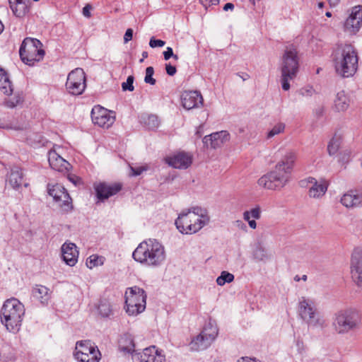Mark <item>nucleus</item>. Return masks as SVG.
Segmentation results:
<instances>
[{"label":"nucleus","instance_id":"1","mask_svg":"<svg viewBox=\"0 0 362 362\" xmlns=\"http://www.w3.org/2000/svg\"><path fill=\"white\" fill-rule=\"evenodd\" d=\"M296 160L295 151H286L274 169L258 180L257 184L267 189L281 190L289 182Z\"/></svg>","mask_w":362,"mask_h":362},{"label":"nucleus","instance_id":"2","mask_svg":"<svg viewBox=\"0 0 362 362\" xmlns=\"http://www.w3.org/2000/svg\"><path fill=\"white\" fill-rule=\"evenodd\" d=\"M134 259L140 264L151 267L160 266L165 259L163 245L156 239L141 242L132 253Z\"/></svg>","mask_w":362,"mask_h":362},{"label":"nucleus","instance_id":"3","mask_svg":"<svg viewBox=\"0 0 362 362\" xmlns=\"http://www.w3.org/2000/svg\"><path fill=\"white\" fill-rule=\"evenodd\" d=\"M209 221L206 210L197 206L180 213L175 223L181 233L192 235L199 231Z\"/></svg>","mask_w":362,"mask_h":362},{"label":"nucleus","instance_id":"4","mask_svg":"<svg viewBox=\"0 0 362 362\" xmlns=\"http://www.w3.org/2000/svg\"><path fill=\"white\" fill-rule=\"evenodd\" d=\"M358 55L351 45L341 46L336 51L334 66L337 73L344 78L354 75L358 69Z\"/></svg>","mask_w":362,"mask_h":362},{"label":"nucleus","instance_id":"5","mask_svg":"<svg viewBox=\"0 0 362 362\" xmlns=\"http://www.w3.org/2000/svg\"><path fill=\"white\" fill-rule=\"evenodd\" d=\"M24 313V306L18 300L8 299L4 302L1 310V322L7 330L16 332L20 329Z\"/></svg>","mask_w":362,"mask_h":362},{"label":"nucleus","instance_id":"6","mask_svg":"<svg viewBox=\"0 0 362 362\" xmlns=\"http://www.w3.org/2000/svg\"><path fill=\"white\" fill-rule=\"evenodd\" d=\"M298 71L299 57L298 51L293 45L287 46L281 57V81L283 90H289V81L297 76Z\"/></svg>","mask_w":362,"mask_h":362},{"label":"nucleus","instance_id":"7","mask_svg":"<svg viewBox=\"0 0 362 362\" xmlns=\"http://www.w3.org/2000/svg\"><path fill=\"white\" fill-rule=\"evenodd\" d=\"M361 322L358 315L351 309L337 311L332 317V327L334 332L339 335L347 334L360 328Z\"/></svg>","mask_w":362,"mask_h":362},{"label":"nucleus","instance_id":"8","mask_svg":"<svg viewBox=\"0 0 362 362\" xmlns=\"http://www.w3.org/2000/svg\"><path fill=\"white\" fill-rule=\"evenodd\" d=\"M42 44L35 38L26 37L22 42L19 54L21 60L29 66L40 62L45 55Z\"/></svg>","mask_w":362,"mask_h":362},{"label":"nucleus","instance_id":"9","mask_svg":"<svg viewBox=\"0 0 362 362\" xmlns=\"http://www.w3.org/2000/svg\"><path fill=\"white\" fill-rule=\"evenodd\" d=\"M146 305V294L144 289L134 286L125 292V309L129 315H137L144 311Z\"/></svg>","mask_w":362,"mask_h":362},{"label":"nucleus","instance_id":"10","mask_svg":"<svg viewBox=\"0 0 362 362\" xmlns=\"http://www.w3.org/2000/svg\"><path fill=\"white\" fill-rule=\"evenodd\" d=\"M298 314L308 326L323 328L325 320L320 316L314 303L305 297H301L298 302Z\"/></svg>","mask_w":362,"mask_h":362},{"label":"nucleus","instance_id":"11","mask_svg":"<svg viewBox=\"0 0 362 362\" xmlns=\"http://www.w3.org/2000/svg\"><path fill=\"white\" fill-rule=\"evenodd\" d=\"M218 335V328L209 322L203 328L202 332L194 337L189 343L190 349L199 351L206 349L211 346Z\"/></svg>","mask_w":362,"mask_h":362},{"label":"nucleus","instance_id":"12","mask_svg":"<svg viewBox=\"0 0 362 362\" xmlns=\"http://www.w3.org/2000/svg\"><path fill=\"white\" fill-rule=\"evenodd\" d=\"M75 358L80 362H99L100 353L90 340H81L76 344Z\"/></svg>","mask_w":362,"mask_h":362},{"label":"nucleus","instance_id":"13","mask_svg":"<svg viewBox=\"0 0 362 362\" xmlns=\"http://www.w3.org/2000/svg\"><path fill=\"white\" fill-rule=\"evenodd\" d=\"M49 194L63 211L68 212L73 208L72 200L66 189L61 185H48Z\"/></svg>","mask_w":362,"mask_h":362},{"label":"nucleus","instance_id":"14","mask_svg":"<svg viewBox=\"0 0 362 362\" xmlns=\"http://www.w3.org/2000/svg\"><path fill=\"white\" fill-rule=\"evenodd\" d=\"M86 86V76L82 69L76 68L69 74L66 88L70 94L81 95L84 91Z\"/></svg>","mask_w":362,"mask_h":362},{"label":"nucleus","instance_id":"15","mask_svg":"<svg viewBox=\"0 0 362 362\" xmlns=\"http://www.w3.org/2000/svg\"><path fill=\"white\" fill-rule=\"evenodd\" d=\"M93 122L103 128L108 129L115 121L114 112L110 111L100 105L94 106L91 111Z\"/></svg>","mask_w":362,"mask_h":362},{"label":"nucleus","instance_id":"16","mask_svg":"<svg viewBox=\"0 0 362 362\" xmlns=\"http://www.w3.org/2000/svg\"><path fill=\"white\" fill-rule=\"evenodd\" d=\"M133 362H165V357L155 346L146 348L142 352L132 355Z\"/></svg>","mask_w":362,"mask_h":362},{"label":"nucleus","instance_id":"17","mask_svg":"<svg viewBox=\"0 0 362 362\" xmlns=\"http://www.w3.org/2000/svg\"><path fill=\"white\" fill-rule=\"evenodd\" d=\"M301 186H306L309 184L308 195L314 199H319L324 196L328 188V182L325 179L317 181L315 177H309L300 182Z\"/></svg>","mask_w":362,"mask_h":362},{"label":"nucleus","instance_id":"18","mask_svg":"<svg viewBox=\"0 0 362 362\" xmlns=\"http://www.w3.org/2000/svg\"><path fill=\"white\" fill-rule=\"evenodd\" d=\"M352 278L358 287H362V248L354 249L351 259Z\"/></svg>","mask_w":362,"mask_h":362},{"label":"nucleus","instance_id":"19","mask_svg":"<svg viewBox=\"0 0 362 362\" xmlns=\"http://www.w3.org/2000/svg\"><path fill=\"white\" fill-rule=\"evenodd\" d=\"M362 24V6L352 8L351 13L344 23V28L351 33L358 32Z\"/></svg>","mask_w":362,"mask_h":362},{"label":"nucleus","instance_id":"20","mask_svg":"<svg viewBox=\"0 0 362 362\" xmlns=\"http://www.w3.org/2000/svg\"><path fill=\"white\" fill-rule=\"evenodd\" d=\"M94 187L97 197L100 200H104L118 193L122 189V185L120 183L107 184L100 182L95 184Z\"/></svg>","mask_w":362,"mask_h":362},{"label":"nucleus","instance_id":"21","mask_svg":"<svg viewBox=\"0 0 362 362\" xmlns=\"http://www.w3.org/2000/svg\"><path fill=\"white\" fill-rule=\"evenodd\" d=\"M166 163L178 169H187L192 163V157L189 153L180 152L165 158Z\"/></svg>","mask_w":362,"mask_h":362},{"label":"nucleus","instance_id":"22","mask_svg":"<svg viewBox=\"0 0 362 362\" xmlns=\"http://www.w3.org/2000/svg\"><path fill=\"white\" fill-rule=\"evenodd\" d=\"M182 104L184 108L191 110L203 104V98L199 91H185L182 95Z\"/></svg>","mask_w":362,"mask_h":362},{"label":"nucleus","instance_id":"23","mask_svg":"<svg viewBox=\"0 0 362 362\" xmlns=\"http://www.w3.org/2000/svg\"><path fill=\"white\" fill-rule=\"evenodd\" d=\"M340 202L347 209L361 207L362 206V192L349 190L342 195Z\"/></svg>","mask_w":362,"mask_h":362},{"label":"nucleus","instance_id":"24","mask_svg":"<svg viewBox=\"0 0 362 362\" xmlns=\"http://www.w3.org/2000/svg\"><path fill=\"white\" fill-rule=\"evenodd\" d=\"M62 257L65 263L70 266H74L78 257V251L76 245L72 243H65L62 246Z\"/></svg>","mask_w":362,"mask_h":362},{"label":"nucleus","instance_id":"25","mask_svg":"<svg viewBox=\"0 0 362 362\" xmlns=\"http://www.w3.org/2000/svg\"><path fill=\"white\" fill-rule=\"evenodd\" d=\"M48 161L50 167L59 172L66 171L71 166L69 163L64 159L55 149H52L48 152Z\"/></svg>","mask_w":362,"mask_h":362},{"label":"nucleus","instance_id":"26","mask_svg":"<svg viewBox=\"0 0 362 362\" xmlns=\"http://www.w3.org/2000/svg\"><path fill=\"white\" fill-rule=\"evenodd\" d=\"M7 182L15 189H19L23 185L25 187L28 186V184L23 180L22 170L17 166L11 169V172L8 175Z\"/></svg>","mask_w":362,"mask_h":362},{"label":"nucleus","instance_id":"27","mask_svg":"<svg viewBox=\"0 0 362 362\" xmlns=\"http://www.w3.org/2000/svg\"><path fill=\"white\" fill-rule=\"evenodd\" d=\"M9 6L17 18H23L30 11L29 0H8Z\"/></svg>","mask_w":362,"mask_h":362},{"label":"nucleus","instance_id":"28","mask_svg":"<svg viewBox=\"0 0 362 362\" xmlns=\"http://www.w3.org/2000/svg\"><path fill=\"white\" fill-rule=\"evenodd\" d=\"M252 258L256 262H265L272 258V255L262 242L257 241L254 245Z\"/></svg>","mask_w":362,"mask_h":362},{"label":"nucleus","instance_id":"29","mask_svg":"<svg viewBox=\"0 0 362 362\" xmlns=\"http://www.w3.org/2000/svg\"><path fill=\"white\" fill-rule=\"evenodd\" d=\"M32 294L34 298L42 304H47L50 299V292L48 288L44 286H36L33 288Z\"/></svg>","mask_w":362,"mask_h":362},{"label":"nucleus","instance_id":"30","mask_svg":"<svg viewBox=\"0 0 362 362\" xmlns=\"http://www.w3.org/2000/svg\"><path fill=\"white\" fill-rule=\"evenodd\" d=\"M16 354L13 348L8 344H3L0 346V362H15Z\"/></svg>","mask_w":362,"mask_h":362},{"label":"nucleus","instance_id":"31","mask_svg":"<svg viewBox=\"0 0 362 362\" xmlns=\"http://www.w3.org/2000/svg\"><path fill=\"white\" fill-rule=\"evenodd\" d=\"M334 108L338 112H344L349 106V99L344 90L338 92L334 100Z\"/></svg>","mask_w":362,"mask_h":362},{"label":"nucleus","instance_id":"32","mask_svg":"<svg viewBox=\"0 0 362 362\" xmlns=\"http://www.w3.org/2000/svg\"><path fill=\"white\" fill-rule=\"evenodd\" d=\"M0 90L6 95H11L13 93L12 83L7 72L2 68H0Z\"/></svg>","mask_w":362,"mask_h":362},{"label":"nucleus","instance_id":"33","mask_svg":"<svg viewBox=\"0 0 362 362\" xmlns=\"http://www.w3.org/2000/svg\"><path fill=\"white\" fill-rule=\"evenodd\" d=\"M134 342L131 334H124L119 340V348L121 351L127 353H132L134 351Z\"/></svg>","mask_w":362,"mask_h":362},{"label":"nucleus","instance_id":"34","mask_svg":"<svg viewBox=\"0 0 362 362\" xmlns=\"http://www.w3.org/2000/svg\"><path fill=\"white\" fill-rule=\"evenodd\" d=\"M98 313L103 317H108L112 314V305L107 299H101L98 305Z\"/></svg>","mask_w":362,"mask_h":362},{"label":"nucleus","instance_id":"35","mask_svg":"<svg viewBox=\"0 0 362 362\" xmlns=\"http://www.w3.org/2000/svg\"><path fill=\"white\" fill-rule=\"evenodd\" d=\"M341 142L342 137L340 135L334 134L327 146V151L329 156H334L338 152Z\"/></svg>","mask_w":362,"mask_h":362},{"label":"nucleus","instance_id":"36","mask_svg":"<svg viewBox=\"0 0 362 362\" xmlns=\"http://www.w3.org/2000/svg\"><path fill=\"white\" fill-rule=\"evenodd\" d=\"M203 143L207 147H211L212 148H218L223 144L220 139V136H214V133L209 136H204L203 139Z\"/></svg>","mask_w":362,"mask_h":362},{"label":"nucleus","instance_id":"37","mask_svg":"<svg viewBox=\"0 0 362 362\" xmlns=\"http://www.w3.org/2000/svg\"><path fill=\"white\" fill-rule=\"evenodd\" d=\"M142 122L149 129H155L158 127L160 122L155 115H149L142 117Z\"/></svg>","mask_w":362,"mask_h":362},{"label":"nucleus","instance_id":"38","mask_svg":"<svg viewBox=\"0 0 362 362\" xmlns=\"http://www.w3.org/2000/svg\"><path fill=\"white\" fill-rule=\"evenodd\" d=\"M261 217V209L259 206L251 209L250 211H245L243 213V219L249 221L250 218L259 219Z\"/></svg>","mask_w":362,"mask_h":362},{"label":"nucleus","instance_id":"39","mask_svg":"<svg viewBox=\"0 0 362 362\" xmlns=\"http://www.w3.org/2000/svg\"><path fill=\"white\" fill-rule=\"evenodd\" d=\"M86 264L88 268L93 269V267L102 265L103 264V257H99L96 255H90L86 259Z\"/></svg>","mask_w":362,"mask_h":362},{"label":"nucleus","instance_id":"40","mask_svg":"<svg viewBox=\"0 0 362 362\" xmlns=\"http://www.w3.org/2000/svg\"><path fill=\"white\" fill-rule=\"evenodd\" d=\"M234 280V275L226 271L221 272V275L216 279V283L219 286H223L226 283H230Z\"/></svg>","mask_w":362,"mask_h":362},{"label":"nucleus","instance_id":"41","mask_svg":"<svg viewBox=\"0 0 362 362\" xmlns=\"http://www.w3.org/2000/svg\"><path fill=\"white\" fill-rule=\"evenodd\" d=\"M285 124L283 122H279L276 124L271 130H269L267 135V139H271L274 136L283 133L285 130Z\"/></svg>","mask_w":362,"mask_h":362},{"label":"nucleus","instance_id":"42","mask_svg":"<svg viewBox=\"0 0 362 362\" xmlns=\"http://www.w3.org/2000/svg\"><path fill=\"white\" fill-rule=\"evenodd\" d=\"M154 74V69L152 66H148L146 69V76L144 78V81L146 83L150 85L156 84V79L153 78Z\"/></svg>","mask_w":362,"mask_h":362},{"label":"nucleus","instance_id":"43","mask_svg":"<svg viewBox=\"0 0 362 362\" xmlns=\"http://www.w3.org/2000/svg\"><path fill=\"white\" fill-rule=\"evenodd\" d=\"M22 100L20 95H14L12 98H8L5 100L4 104L7 107L13 108L18 105Z\"/></svg>","mask_w":362,"mask_h":362},{"label":"nucleus","instance_id":"44","mask_svg":"<svg viewBox=\"0 0 362 362\" xmlns=\"http://www.w3.org/2000/svg\"><path fill=\"white\" fill-rule=\"evenodd\" d=\"M316 93L315 90L313 86H306L305 87H303L299 90V94L302 95L303 97H312L313 95Z\"/></svg>","mask_w":362,"mask_h":362},{"label":"nucleus","instance_id":"45","mask_svg":"<svg viewBox=\"0 0 362 362\" xmlns=\"http://www.w3.org/2000/svg\"><path fill=\"white\" fill-rule=\"evenodd\" d=\"M134 79V78L133 76H129L127 77V81L122 83V90L133 91L134 89V87L133 86Z\"/></svg>","mask_w":362,"mask_h":362},{"label":"nucleus","instance_id":"46","mask_svg":"<svg viewBox=\"0 0 362 362\" xmlns=\"http://www.w3.org/2000/svg\"><path fill=\"white\" fill-rule=\"evenodd\" d=\"M130 170L132 171V176H138L140 175L144 171L147 170V168L145 166H140L137 168L130 167Z\"/></svg>","mask_w":362,"mask_h":362},{"label":"nucleus","instance_id":"47","mask_svg":"<svg viewBox=\"0 0 362 362\" xmlns=\"http://www.w3.org/2000/svg\"><path fill=\"white\" fill-rule=\"evenodd\" d=\"M214 136H220L221 141L224 144L229 140L230 135L226 131H221L214 133Z\"/></svg>","mask_w":362,"mask_h":362},{"label":"nucleus","instance_id":"48","mask_svg":"<svg viewBox=\"0 0 362 362\" xmlns=\"http://www.w3.org/2000/svg\"><path fill=\"white\" fill-rule=\"evenodd\" d=\"M165 44V42L163 40H156L153 37H152L150 40V42H149V45L152 48H154V47H161L164 46Z\"/></svg>","mask_w":362,"mask_h":362},{"label":"nucleus","instance_id":"49","mask_svg":"<svg viewBox=\"0 0 362 362\" xmlns=\"http://www.w3.org/2000/svg\"><path fill=\"white\" fill-rule=\"evenodd\" d=\"M165 70L167 74L170 76H174L177 71L176 67L170 64H165Z\"/></svg>","mask_w":362,"mask_h":362},{"label":"nucleus","instance_id":"50","mask_svg":"<svg viewBox=\"0 0 362 362\" xmlns=\"http://www.w3.org/2000/svg\"><path fill=\"white\" fill-rule=\"evenodd\" d=\"M132 37H133V30L131 28H128L126 30L124 36V43H127L129 41H130L132 39Z\"/></svg>","mask_w":362,"mask_h":362},{"label":"nucleus","instance_id":"51","mask_svg":"<svg viewBox=\"0 0 362 362\" xmlns=\"http://www.w3.org/2000/svg\"><path fill=\"white\" fill-rule=\"evenodd\" d=\"M172 56H173V49L170 47H168L166 50L163 52L164 59L168 60Z\"/></svg>","mask_w":362,"mask_h":362},{"label":"nucleus","instance_id":"52","mask_svg":"<svg viewBox=\"0 0 362 362\" xmlns=\"http://www.w3.org/2000/svg\"><path fill=\"white\" fill-rule=\"evenodd\" d=\"M90 9H91L90 5H89V4L86 5L83 8V15L87 18L90 17Z\"/></svg>","mask_w":362,"mask_h":362},{"label":"nucleus","instance_id":"53","mask_svg":"<svg viewBox=\"0 0 362 362\" xmlns=\"http://www.w3.org/2000/svg\"><path fill=\"white\" fill-rule=\"evenodd\" d=\"M237 362H260L259 360L255 358H249V357H242Z\"/></svg>","mask_w":362,"mask_h":362},{"label":"nucleus","instance_id":"54","mask_svg":"<svg viewBox=\"0 0 362 362\" xmlns=\"http://www.w3.org/2000/svg\"><path fill=\"white\" fill-rule=\"evenodd\" d=\"M69 180L74 183L75 185L79 184L81 182V179L75 175H69Z\"/></svg>","mask_w":362,"mask_h":362},{"label":"nucleus","instance_id":"55","mask_svg":"<svg viewBox=\"0 0 362 362\" xmlns=\"http://www.w3.org/2000/svg\"><path fill=\"white\" fill-rule=\"evenodd\" d=\"M324 108L322 107H320L315 110V114L317 117H321L323 115Z\"/></svg>","mask_w":362,"mask_h":362},{"label":"nucleus","instance_id":"56","mask_svg":"<svg viewBox=\"0 0 362 362\" xmlns=\"http://www.w3.org/2000/svg\"><path fill=\"white\" fill-rule=\"evenodd\" d=\"M331 7L337 6L341 1V0H327Z\"/></svg>","mask_w":362,"mask_h":362},{"label":"nucleus","instance_id":"57","mask_svg":"<svg viewBox=\"0 0 362 362\" xmlns=\"http://www.w3.org/2000/svg\"><path fill=\"white\" fill-rule=\"evenodd\" d=\"M248 222L249 226L252 228L255 229L257 228V223L255 219H249V221H247Z\"/></svg>","mask_w":362,"mask_h":362},{"label":"nucleus","instance_id":"58","mask_svg":"<svg viewBox=\"0 0 362 362\" xmlns=\"http://www.w3.org/2000/svg\"><path fill=\"white\" fill-rule=\"evenodd\" d=\"M234 8V5L232 3H227L223 6V10L227 11L228 10H233Z\"/></svg>","mask_w":362,"mask_h":362},{"label":"nucleus","instance_id":"59","mask_svg":"<svg viewBox=\"0 0 362 362\" xmlns=\"http://www.w3.org/2000/svg\"><path fill=\"white\" fill-rule=\"evenodd\" d=\"M238 76H240L243 81H246L250 78V76L246 73L243 74V75L238 74Z\"/></svg>","mask_w":362,"mask_h":362},{"label":"nucleus","instance_id":"60","mask_svg":"<svg viewBox=\"0 0 362 362\" xmlns=\"http://www.w3.org/2000/svg\"><path fill=\"white\" fill-rule=\"evenodd\" d=\"M206 1L209 2L212 5H216L219 3V0H206Z\"/></svg>","mask_w":362,"mask_h":362},{"label":"nucleus","instance_id":"61","mask_svg":"<svg viewBox=\"0 0 362 362\" xmlns=\"http://www.w3.org/2000/svg\"><path fill=\"white\" fill-rule=\"evenodd\" d=\"M142 57H143V58H144V59H145V58H147V57H148V52H146V51L143 52H142Z\"/></svg>","mask_w":362,"mask_h":362},{"label":"nucleus","instance_id":"62","mask_svg":"<svg viewBox=\"0 0 362 362\" xmlns=\"http://www.w3.org/2000/svg\"><path fill=\"white\" fill-rule=\"evenodd\" d=\"M3 30H4V25L1 23V21H0V34L3 32Z\"/></svg>","mask_w":362,"mask_h":362},{"label":"nucleus","instance_id":"63","mask_svg":"<svg viewBox=\"0 0 362 362\" xmlns=\"http://www.w3.org/2000/svg\"><path fill=\"white\" fill-rule=\"evenodd\" d=\"M324 3L323 2H319L317 4L318 8H322L324 7Z\"/></svg>","mask_w":362,"mask_h":362},{"label":"nucleus","instance_id":"64","mask_svg":"<svg viewBox=\"0 0 362 362\" xmlns=\"http://www.w3.org/2000/svg\"><path fill=\"white\" fill-rule=\"evenodd\" d=\"M326 16L327 17H331L332 16V13L329 11H327L326 13H325Z\"/></svg>","mask_w":362,"mask_h":362}]
</instances>
